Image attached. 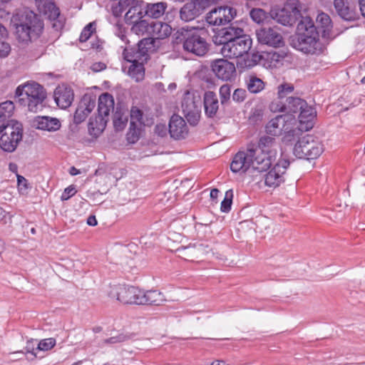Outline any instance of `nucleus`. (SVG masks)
I'll return each instance as SVG.
<instances>
[{"label": "nucleus", "instance_id": "5", "mask_svg": "<svg viewBox=\"0 0 365 365\" xmlns=\"http://www.w3.org/2000/svg\"><path fill=\"white\" fill-rule=\"evenodd\" d=\"M204 31L195 27H182L178 31L177 39L182 42L183 50L196 56H203L209 51V44L202 36Z\"/></svg>", "mask_w": 365, "mask_h": 365}, {"label": "nucleus", "instance_id": "41", "mask_svg": "<svg viewBox=\"0 0 365 365\" xmlns=\"http://www.w3.org/2000/svg\"><path fill=\"white\" fill-rule=\"evenodd\" d=\"M14 104L11 101L0 103V124L5 123L7 118L10 117L14 110Z\"/></svg>", "mask_w": 365, "mask_h": 365}, {"label": "nucleus", "instance_id": "36", "mask_svg": "<svg viewBox=\"0 0 365 365\" xmlns=\"http://www.w3.org/2000/svg\"><path fill=\"white\" fill-rule=\"evenodd\" d=\"M128 68V74L135 81L139 82L144 78L145 68L144 63H130Z\"/></svg>", "mask_w": 365, "mask_h": 365}, {"label": "nucleus", "instance_id": "16", "mask_svg": "<svg viewBox=\"0 0 365 365\" xmlns=\"http://www.w3.org/2000/svg\"><path fill=\"white\" fill-rule=\"evenodd\" d=\"M295 116L291 114L279 115L267 123L266 133L274 136L282 135L283 130H287L289 125L295 124Z\"/></svg>", "mask_w": 365, "mask_h": 365}, {"label": "nucleus", "instance_id": "21", "mask_svg": "<svg viewBox=\"0 0 365 365\" xmlns=\"http://www.w3.org/2000/svg\"><path fill=\"white\" fill-rule=\"evenodd\" d=\"M96 106V98L86 94L81 99L73 116L74 123L79 124L84 121Z\"/></svg>", "mask_w": 365, "mask_h": 365}, {"label": "nucleus", "instance_id": "46", "mask_svg": "<svg viewBox=\"0 0 365 365\" xmlns=\"http://www.w3.org/2000/svg\"><path fill=\"white\" fill-rule=\"evenodd\" d=\"M233 192L232 190H229L225 192V199L221 202V211L228 212L231 209Z\"/></svg>", "mask_w": 365, "mask_h": 365}, {"label": "nucleus", "instance_id": "35", "mask_svg": "<svg viewBox=\"0 0 365 365\" xmlns=\"http://www.w3.org/2000/svg\"><path fill=\"white\" fill-rule=\"evenodd\" d=\"M128 110L116 108V110L113 115V125L116 130H123L128 122Z\"/></svg>", "mask_w": 365, "mask_h": 365}, {"label": "nucleus", "instance_id": "43", "mask_svg": "<svg viewBox=\"0 0 365 365\" xmlns=\"http://www.w3.org/2000/svg\"><path fill=\"white\" fill-rule=\"evenodd\" d=\"M141 127L142 125L130 122L129 130L126 134L127 140L130 143H135L138 140L141 133Z\"/></svg>", "mask_w": 365, "mask_h": 365}, {"label": "nucleus", "instance_id": "51", "mask_svg": "<svg viewBox=\"0 0 365 365\" xmlns=\"http://www.w3.org/2000/svg\"><path fill=\"white\" fill-rule=\"evenodd\" d=\"M250 17L257 24H260L266 18V13L261 9H253L250 11Z\"/></svg>", "mask_w": 365, "mask_h": 365}, {"label": "nucleus", "instance_id": "22", "mask_svg": "<svg viewBox=\"0 0 365 365\" xmlns=\"http://www.w3.org/2000/svg\"><path fill=\"white\" fill-rule=\"evenodd\" d=\"M168 131L171 138L175 140L184 139L188 135V127L182 117L174 114L170 119Z\"/></svg>", "mask_w": 365, "mask_h": 365}, {"label": "nucleus", "instance_id": "42", "mask_svg": "<svg viewBox=\"0 0 365 365\" xmlns=\"http://www.w3.org/2000/svg\"><path fill=\"white\" fill-rule=\"evenodd\" d=\"M136 0H119L118 2L113 4L112 13L113 16H120L124 11L128 9Z\"/></svg>", "mask_w": 365, "mask_h": 365}, {"label": "nucleus", "instance_id": "24", "mask_svg": "<svg viewBox=\"0 0 365 365\" xmlns=\"http://www.w3.org/2000/svg\"><path fill=\"white\" fill-rule=\"evenodd\" d=\"M41 4H43V5L47 4L48 16L53 22V28L56 31L61 30L64 26L65 19L61 16L59 9L53 3L51 2L50 0H44Z\"/></svg>", "mask_w": 365, "mask_h": 365}, {"label": "nucleus", "instance_id": "40", "mask_svg": "<svg viewBox=\"0 0 365 365\" xmlns=\"http://www.w3.org/2000/svg\"><path fill=\"white\" fill-rule=\"evenodd\" d=\"M201 247L187 246L182 247L177 250L178 255L182 258L186 260H192L194 258L197 257V252L201 251Z\"/></svg>", "mask_w": 365, "mask_h": 365}, {"label": "nucleus", "instance_id": "44", "mask_svg": "<svg viewBox=\"0 0 365 365\" xmlns=\"http://www.w3.org/2000/svg\"><path fill=\"white\" fill-rule=\"evenodd\" d=\"M130 122H133L134 124H137L138 125H148V123L144 120L143 112L138 107L133 106L131 108V110L130 112Z\"/></svg>", "mask_w": 365, "mask_h": 365}, {"label": "nucleus", "instance_id": "49", "mask_svg": "<svg viewBox=\"0 0 365 365\" xmlns=\"http://www.w3.org/2000/svg\"><path fill=\"white\" fill-rule=\"evenodd\" d=\"M294 91L293 85L290 83H283L278 86V97L282 99L287 96V94L291 93Z\"/></svg>", "mask_w": 365, "mask_h": 365}, {"label": "nucleus", "instance_id": "3", "mask_svg": "<svg viewBox=\"0 0 365 365\" xmlns=\"http://www.w3.org/2000/svg\"><path fill=\"white\" fill-rule=\"evenodd\" d=\"M15 96L21 106L27 107L31 112L36 113L42 108L46 92L39 83L28 81L16 88Z\"/></svg>", "mask_w": 365, "mask_h": 365}, {"label": "nucleus", "instance_id": "15", "mask_svg": "<svg viewBox=\"0 0 365 365\" xmlns=\"http://www.w3.org/2000/svg\"><path fill=\"white\" fill-rule=\"evenodd\" d=\"M289 165V160L279 159L274 167L262 177L259 175V179H264L266 186L276 187L284 181V175Z\"/></svg>", "mask_w": 365, "mask_h": 365}, {"label": "nucleus", "instance_id": "37", "mask_svg": "<svg viewBox=\"0 0 365 365\" xmlns=\"http://www.w3.org/2000/svg\"><path fill=\"white\" fill-rule=\"evenodd\" d=\"M133 24L131 31L133 33L138 36H143L145 34H150L151 24H149L146 20H137L133 22Z\"/></svg>", "mask_w": 365, "mask_h": 365}, {"label": "nucleus", "instance_id": "59", "mask_svg": "<svg viewBox=\"0 0 365 365\" xmlns=\"http://www.w3.org/2000/svg\"><path fill=\"white\" fill-rule=\"evenodd\" d=\"M106 68V66L104 63H102V62H97V63H94L92 66H91V69L95 71V72H98V71H103L104 70L105 68Z\"/></svg>", "mask_w": 365, "mask_h": 365}, {"label": "nucleus", "instance_id": "48", "mask_svg": "<svg viewBox=\"0 0 365 365\" xmlns=\"http://www.w3.org/2000/svg\"><path fill=\"white\" fill-rule=\"evenodd\" d=\"M95 24L94 23L88 24L82 31L79 41L81 42H86L91 36L92 33L95 31Z\"/></svg>", "mask_w": 365, "mask_h": 365}, {"label": "nucleus", "instance_id": "19", "mask_svg": "<svg viewBox=\"0 0 365 365\" xmlns=\"http://www.w3.org/2000/svg\"><path fill=\"white\" fill-rule=\"evenodd\" d=\"M182 108L188 123L191 125H197L200 120L201 113L200 102H196L192 97L185 96L182 102Z\"/></svg>", "mask_w": 365, "mask_h": 365}, {"label": "nucleus", "instance_id": "30", "mask_svg": "<svg viewBox=\"0 0 365 365\" xmlns=\"http://www.w3.org/2000/svg\"><path fill=\"white\" fill-rule=\"evenodd\" d=\"M144 9V1L142 0H136L125 14L126 22L133 23L137 20L141 19L145 16Z\"/></svg>", "mask_w": 365, "mask_h": 365}, {"label": "nucleus", "instance_id": "11", "mask_svg": "<svg viewBox=\"0 0 365 365\" xmlns=\"http://www.w3.org/2000/svg\"><path fill=\"white\" fill-rule=\"evenodd\" d=\"M250 145L257 156L268 160L267 170L278 155L279 145L277 140L274 137L265 135L259 138L257 144L250 143Z\"/></svg>", "mask_w": 365, "mask_h": 365}, {"label": "nucleus", "instance_id": "9", "mask_svg": "<svg viewBox=\"0 0 365 365\" xmlns=\"http://www.w3.org/2000/svg\"><path fill=\"white\" fill-rule=\"evenodd\" d=\"M156 41L153 38H144L140 40L138 46L126 47L123 51V58L130 63H145L150 58V53L156 50Z\"/></svg>", "mask_w": 365, "mask_h": 365}, {"label": "nucleus", "instance_id": "38", "mask_svg": "<svg viewBox=\"0 0 365 365\" xmlns=\"http://www.w3.org/2000/svg\"><path fill=\"white\" fill-rule=\"evenodd\" d=\"M334 7L338 14L345 20H351L353 14L349 7L346 5L345 0H334Z\"/></svg>", "mask_w": 365, "mask_h": 365}, {"label": "nucleus", "instance_id": "26", "mask_svg": "<svg viewBox=\"0 0 365 365\" xmlns=\"http://www.w3.org/2000/svg\"><path fill=\"white\" fill-rule=\"evenodd\" d=\"M34 125L39 130L53 132L61 128V122L56 118L38 116L34 120Z\"/></svg>", "mask_w": 365, "mask_h": 365}, {"label": "nucleus", "instance_id": "29", "mask_svg": "<svg viewBox=\"0 0 365 365\" xmlns=\"http://www.w3.org/2000/svg\"><path fill=\"white\" fill-rule=\"evenodd\" d=\"M140 295V305L159 306L165 300L163 294L158 290H148L147 292L142 290V294Z\"/></svg>", "mask_w": 365, "mask_h": 365}, {"label": "nucleus", "instance_id": "47", "mask_svg": "<svg viewBox=\"0 0 365 365\" xmlns=\"http://www.w3.org/2000/svg\"><path fill=\"white\" fill-rule=\"evenodd\" d=\"M56 344V340L53 338L45 339L39 341L37 344L36 350L48 351Z\"/></svg>", "mask_w": 365, "mask_h": 365}, {"label": "nucleus", "instance_id": "54", "mask_svg": "<svg viewBox=\"0 0 365 365\" xmlns=\"http://www.w3.org/2000/svg\"><path fill=\"white\" fill-rule=\"evenodd\" d=\"M247 96V92L245 89L237 88L236 89L232 95V99L236 102H242Z\"/></svg>", "mask_w": 365, "mask_h": 365}, {"label": "nucleus", "instance_id": "2", "mask_svg": "<svg viewBox=\"0 0 365 365\" xmlns=\"http://www.w3.org/2000/svg\"><path fill=\"white\" fill-rule=\"evenodd\" d=\"M298 34L294 47L307 54L319 55L325 49L319 39V32L309 17L303 18L297 25Z\"/></svg>", "mask_w": 365, "mask_h": 365}, {"label": "nucleus", "instance_id": "10", "mask_svg": "<svg viewBox=\"0 0 365 365\" xmlns=\"http://www.w3.org/2000/svg\"><path fill=\"white\" fill-rule=\"evenodd\" d=\"M106 293L111 299H115L125 304L140 305L142 289L125 284L110 285Z\"/></svg>", "mask_w": 365, "mask_h": 365}, {"label": "nucleus", "instance_id": "45", "mask_svg": "<svg viewBox=\"0 0 365 365\" xmlns=\"http://www.w3.org/2000/svg\"><path fill=\"white\" fill-rule=\"evenodd\" d=\"M294 125L291 124L287 130H283L282 141L284 143H292L298 138L299 130L294 128Z\"/></svg>", "mask_w": 365, "mask_h": 365}, {"label": "nucleus", "instance_id": "61", "mask_svg": "<svg viewBox=\"0 0 365 365\" xmlns=\"http://www.w3.org/2000/svg\"><path fill=\"white\" fill-rule=\"evenodd\" d=\"M17 182H18L19 187H24V188L28 187L26 179L21 175H17Z\"/></svg>", "mask_w": 365, "mask_h": 365}, {"label": "nucleus", "instance_id": "20", "mask_svg": "<svg viewBox=\"0 0 365 365\" xmlns=\"http://www.w3.org/2000/svg\"><path fill=\"white\" fill-rule=\"evenodd\" d=\"M211 68L216 76L222 81H230L236 73L235 64L224 58L212 61Z\"/></svg>", "mask_w": 365, "mask_h": 365}, {"label": "nucleus", "instance_id": "31", "mask_svg": "<svg viewBox=\"0 0 365 365\" xmlns=\"http://www.w3.org/2000/svg\"><path fill=\"white\" fill-rule=\"evenodd\" d=\"M172 33L171 26L167 23L162 21H155L151 23L150 34L154 37L156 43L159 41L156 39H163L168 37Z\"/></svg>", "mask_w": 365, "mask_h": 365}, {"label": "nucleus", "instance_id": "56", "mask_svg": "<svg viewBox=\"0 0 365 365\" xmlns=\"http://www.w3.org/2000/svg\"><path fill=\"white\" fill-rule=\"evenodd\" d=\"M76 190L73 186H69L66 187L61 196L62 201L68 200L71 197L75 195Z\"/></svg>", "mask_w": 365, "mask_h": 365}, {"label": "nucleus", "instance_id": "14", "mask_svg": "<svg viewBox=\"0 0 365 365\" xmlns=\"http://www.w3.org/2000/svg\"><path fill=\"white\" fill-rule=\"evenodd\" d=\"M244 29L237 22L231 24L229 26L219 30L212 37V41L216 46L225 45L235 39L245 36Z\"/></svg>", "mask_w": 365, "mask_h": 365}, {"label": "nucleus", "instance_id": "58", "mask_svg": "<svg viewBox=\"0 0 365 365\" xmlns=\"http://www.w3.org/2000/svg\"><path fill=\"white\" fill-rule=\"evenodd\" d=\"M168 128L165 124L159 123L155 126L154 132L158 136L164 137L167 135Z\"/></svg>", "mask_w": 365, "mask_h": 365}, {"label": "nucleus", "instance_id": "6", "mask_svg": "<svg viewBox=\"0 0 365 365\" xmlns=\"http://www.w3.org/2000/svg\"><path fill=\"white\" fill-rule=\"evenodd\" d=\"M113 109V97L108 93L101 94L98 98V114L95 118H91L88 123V132L91 135L98 137L104 130L110 113Z\"/></svg>", "mask_w": 365, "mask_h": 365}, {"label": "nucleus", "instance_id": "32", "mask_svg": "<svg viewBox=\"0 0 365 365\" xmlns=\"http://www.w3.org/2000/svg\"><path fill=\"white\" fill-rule=\"evenodd\" d=\"M316 117L315 109L307 104L305 101V106H303L302 108H300V111L298 114V119L300 124H306L305 129L309 130L312 128V122Z\"/></svg>", "mask_w": 365, "mask_h": 365}, {"label": "nucleus", "instance_id": "28", "mask_svg": "<svg viewBox=\"0 0 365 365\" xmlns=\"http://www.w3.org/2000/svg\"><path fill=\"white\" fill-rule=\"evenodd\" d=\"M205 112L207 117L213 118L219 109V102L217 95L212 91H207L204 95Z\"/></svg>", "mask_w": 365, "mask_h": 365}, {"label": "nucleus", "instance_id": "25", "mask_svg": "<svg viewBox=\"0 0 365 365\" xmlns=\"http://www.w3.org/2000/svg\"><path fill=\"white\" fill-rule=\"evenodd\" d=\"M202 14L195 0L186 3L180 10V18L181 20L188 22L194 20Z\"/></svg>", "mask_w": 365, "mask_h": 365}, {"label": "nucleus", "instance_id": "27", "mask_svg": "<svg viewBox=\"0 0 365 365\" xmlns=\"http://www.w3.org/2000/svg\"><path fill=\"white\" fill-rule=\"evenodd\" d=\"M287 53L284 50L280 51H271L264 53L263 55H253L255 61L259 60L260 58L266 59L269 62L270 67H277L283 60L286 58Z\"/></svg>", "mask_w": 365, "mask_h": 365}, {"label": "nucleus", "instance_id": "55", "mask_svg": "<svg viewBox=\"0 0 365 365\" xmlns=\"http://www.w3.org/2000/svg\"><path fill=\"white\" fill-rule=\"evenodd\" d=\"M11 51L10 45L4 41L0 40V58L6 57Z\"/></svg>", "mask_w": 365, "mask_h": 365}, {"label": "nucleus", "instance_id": "17", "mask_svg": "<svg viewBox=\"0 0 365 365\" xmlns=\"http://www.w3.org/2000/svg\"><path fill=\"white\" fill-rule=\"evenodd\" d=\"M305 106V101L297 97H288L286 103H284L280 101H273L269 106L270 110L272 112H287L286 114H291L299 113L300 108Z\"/></svg>", "mask_w": 365, "mask_h": 365}, {"label": "nucleus", "instance_id": "39", "mask_svg": "<svg viewBox=\"0 0 365 365\" xmlns=\"http://www.w3.org/2000/svg\"><path fill=\"white\" fill-rule=\"evenodd\" d=\"M246 83L248 91L252 93H257L264 88V81L255 76H250Z\"/></svg>", "mask_w": 365, "mask_h": 365}, {"label": "nucleus", "instance_id": "64", "mask_svg": "<svg viewBox=\"0 0 365 365\" xmlns=\"http://www.w3.org/2000/svg\"><path fill=\"white\" fill-rule=\"evenodd\" d=\"M359 2L361 14L365 17V0H359Z\"/></svg>", "mask_w": 365, "mask_h": 365}, {"label": "nucleus", "instance_id": "13", "mask_svg": "<svg viewBox=\"0 0 365 365\" xmlns=\"http://www.w3.org/2000/svg\"><path fill=\"white\" fill-rule=\"evenodd\" d=\"M236 15L235 9L230 6H220L207 14L206 21L212 26L225 25L231 22Z\"/></svg>", "mask_w": 365, "mask_h": 365}, {"label": "nucleus", "instance_id": "23", "mask_svg": "<svg viewBox=\"0 0 365 365\" xmlns=\"http://www.w3.org/2000/svg\"><path fill=\"white\" fill-rule=\"evenodd\" d=\"M53 98L59 108L66 109L71 105L73 101L74 93L71 87L63 84L56 88Z\"/></svg>", "mask_w": 365, "mask_h": 365}, {"label": "nucleus", "instance_id": "34", "mask_svg": "<svg viewBox=\"0 0 365 365\" xmlns=\"http://www.w3.org/2000/svg\"><path fill=\"white\" fill-rule=\"evenodd\" d=\"M316 21L317 28L322 31V36L324 37L328 36L332 28V23L329 16L324 12L319 13Z\"/></svg>", "mask_w": 365, "mask_h": 365}, {"label": "nucleus", "instance_id": "50", "mask_svg": "<svg viewBox=\"0 0 365 365\" xmlns=\"http://www.w3.org/2000/svg\"><path fill=\"white\" fill-rule=\"evenodd\" d=\"M230 93H231V88H230V85L225 84V85H222L220 88V96L221 103L222 105L225 104L230 100Z\"/></svg>", "mask_w": 365, "mask_h": 365}, {"label": "nucleus", "instance_id": "62", "mask_svg": "<svg viewBox=\"0 0 365 365\" xmlns=\"http://www.w3.org/2000/svg\"><path fill=\"white\" fill-rule=\"evenodd\" d=\"M8 217V213L3 210L0 207V222H3L4 223H6V218Z\"/></svg>", "mask_w": 365, "mask_h": 365}, {"label": "nucleus", "instance_id": "53", "mask_svg": "<svg viewBox=\"0 0 365 365\" xmlns=\"http://www.w3.org/2000/svg\"><path fill=\"white\" fill-rule=\"evenodd\" d=\"M198 7L203 12L210 6L217 4L220 0H195Z\"/></svg>", "mask_w": 365, "mask_h": 365}, {"label": "nucleus", "instance_id": "57", "mask_svg": "<svg viewBox=\"0 0 365 365\" xmlns=\"http://www.w3.org/2000/svg\"><path fill=\"white\" fill-rule=\"evenodd\" d=\"M127 339V336L123 334H118L115 336H112L109 339H105L103 341L104 344H115L125 341Z\"/></svg>", "mask_w": 365, "mask_h": 365}, {"label": "nucleus", "instance_id": "1", "mask_svg": "<svg viewBox=\"0 0 365 365\" xmlns=\"http://www.w3.org/2000/svg\"><path fill=\"white\" fill-rule=\"evenodd\" d=\"M11 23L15 28L16 39L25 44L36 39L43 29V24L39 17L28 9L18 11L12 16Z\"/></svg>", "mask_w": 365, "mask_h": 365}, {"label": "nucleus", "instance_id": "4", "mask_svg": "<svg viewBox=\"0 0 365 365\" xmlns=\"http://www.w3.org/2000/svg\"><path fill=\"white\" fill-rule=\"evenodd\" d=\"M268 160L261 159L255 155V152L250 144L245 150L239 151L233 158L230 169L233 173H257L267 171Z\"/></svg>", "mask_w": 365, "mask_h": 365}, {"label": "nucleus", "instance_id": "52", "mask_svg": "<svg viewBox=\"0 0 365 365\" xmlns=\"http://www.w3.org/2000/svg\"><path fill=\"white\" fill-rule=\"evenodd\" d=\"M33 343V339L29 340L25 347L26 354H31V356H27V359L29 360H34L35 358L37 357L38 351L36 350V348L34 347Z\"/></svg>", "mask_w": 365, "mask_h": 365}, {"label": "nucleus", "instance_id": "12", "mask_svg": "<svg viewBox=\"0 0 365 365\" xmlns=\"http://www.w3.org/2000/svg\"><path fill=\"white\" fill-rule=\"evenodd\" d=\"M252 44V40L248 35L225 43L220 48V53L227 58H237L247 54Z\"/></svg>", "mask_w": 365, "mask_h": 365}, {"label": "nucleus", "instance_id": "63", "mask_svg": "<svg viewBox=\"0 0 365 365\" xmlns=\"http://www.w3.org/2000/svg\"><path fill=\"white\" fill-rule=\"evenodd\" d=\"M87 224L90 226H95L97 225V220L96 216L90 215L87 219Z\"/></svg>", "mask_w": 365, "mask_h": 365}, {"label": "nucleus", "instance_id": "60", "mask_svg": "<svg viewBox=\"0 0 365 365\" xmlns=\"http://www.w3.org/2000/svg\"><path fill=\"white\" fill-rule=\"evenodd\" d=\"M194 247H202L201 251H197V257L199 255H207L211 250L207 245H202V244H200V245H194Z\"/></svg>", "mask_w": 365, "mask_h": 365}, {"label": "nucleus", "instance_id": "33", "mask_svg": "<svg viewBox=\"0 0 365 365\" xmlns=\"http://www.w3.org/2000/svg\"><path fill=\"white\" fill-rule=\"evenodd\" d=\"M167 7L168 4L164 1L147 4L145 14L153 19H158L164 14Z\"/></svg>", "mask_w": 365, "mask_h": 365}, {"label": "nucleus", "instance_id": "7", "mask_svg": "<svg viewBox=\"0 0 365 365\" xmlns=\"http://www.w3.org/2000/svg\"><path fill=\"white\" fill-rule=\"evenodd\" d=\"M23 138V126L21 123L11 120L0 124V148L5 152L16 150Z\"/></svg>", "mask_w": 365, "mask_h": 365}, {"label": "nucleus", "instance_id": "18", "mask_svg": "<svg viewBox=\"0 0 365 365\" xmlns=\"http://www.w3.org/2000/svg\"><path fill=\"white\" fill-rule=\"evenodd\" d=\"M256 35L260 43L273 47H280L284 44L283 38L277 28H261L257 30Z\"/></svg>", "mask_w": 365, "mask_h": 365}, {"label": "nucleus", "instance_id": "8", "mask_svg": "<svg viewBox=\"0 0 365 365\" xmlns=\"http://www.w3.org/2000/svg\"><path fill=\"white\" fill-rule=\"evenodd\" d=\"M323 151L322 142L311 135H306L299 138L293 148V153L297 158L307 160L317 158Z\"/></svg>", "mask_w": 365, "mask_h": 365}]
</instances>
